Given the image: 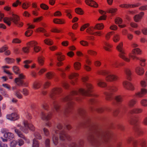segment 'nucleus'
Segmentation results:
<instances>
[{
    "mask_svg": "<svg viewBox=\"0 0 147 147\" xmlns=\"http://www.w3.org/2000/svg\"><path fill=\"white\" fill-rule=\"evenodd\" d=\"M6 62L8 64H11L14 61V60L12 59L7 58L5 59Z\"/></svg>",
    "mask_w": 147,
    "mask_h": 147,
    "instance_id": "nucleus-44",
    "label": "nucleus"
},
{
    "mask_svg": "<svg viewBox=\"0 0 147 147\" xmlns=\"http://www.w3.org/2000/svg\"><path fill=\"white\" fill-rule=\"evenodd\" d=\"M79 75L76 73H72L69 76V78L71 79H73L71 81V83L72 84H74V81H76L77 79V77Z\"/></svg>",
    "mask_w": 147,
    "mask_h": 147,
    "instance_id": "nucleus-20",
    "label": "nucleus"
},
{
    "mask_svg": "<svg viewBox=\"0 0 147 147\" xmlns=\"http://www.w3.org/2000/svg\"><path fill=\"white\" fill-rule=\"evenodd\" d=\"M138 120V117H134L131 119L129 121V122L131 124L135 125L134 127L135 130L138 134L140 135L141 133V134L142 132V131L139 127L136 125V123Z\"/></svg>",
    "mask_w": 147,
    "mask_h": 147,
    "instance_id": "nucleus-6",
    "label": "nucleus"
},
{
    "mask_svg": "<svg viewBox=\"0 0 147 147\" xmlns=\"http://www.w3.org/2000/svg\"><path fill=\"white\" fill-rule=\"evenodd\" d=\"M43 131L44 134L46 136H48L49 134V130L47 129L44 128L43 129Z\"/></svg>",
    "mask_w": 147,
    "mask_h": 147,
    "instance_id": "nucleus-51",
    "label": "nucleus"
},
{
    "mask_svg": "<svg viewBox=\"0 0 147 147\" xmlns=\"http://www.w3.org/2000/svg\"><path fill=\"white\" fill-rule=\"evenodd\" d=\"M120 39V35L117 33H114L113 35V40L115 42H118Z\"/></svg>",
    "mask_w": 147,
    "mask_h": 147,
    "instance_id": "nucleus-25",
    "label": "nucleus"
},
{
    "mask_svg": "<svg viewBox=\"0 0 147 147\" xmlns=\"http://www.w3.org/2000/svg\"><path fill=\"white\" fill-rule=\"evenodd\" d=\"M147 93V90L145 88H142L141 91L136 93V96L139 97H142Z\"/></svg>",
    "mask_w": 147,
    "mask_h": 147,
    "instance_id": "nucleus-19",
    "label": "nucleus"
},
{
    "mask_svg": "<svg viewBox=\"0 0 147 147\" xmlns=\"http://www.w3.org/2000/svg\"><path fill=\"white\" fill-rule=\"evenodd\" d=\"M89 26V24H86L82 26L80 28L81 31H83L85 28L88 27Z\"/></svg>",
    "mask_w": 147,
    "mask_h": 147,
    "instance_id": "nucleus-60",
    "label": "nucleus"
},
{
    "mask_svg": "<svg viewBox=\"0 0 147 147\" xmlns=\"http://www.w3.org/2000/svg\"><path fill=\"white\" fill-rule=\"evenodd\" d=\"M6 118L7 119L11 121H15L19 118L18 115L16 113H13L6 115Z\"/></svg>",
    "mask_w": 147,
    "mask_h": 147,
    "instance_id": "nucleus-13",
    "label": "nucleus"
},
{
    "mask_svg": "<svg viewBox=\"0 0 147 147\" xmlns=\"http://www.w3.org/2000/svg\"><path fill=\"white\" fill-rule=\"evenodd\" d=\"M5 23L9 26L11 24V21L13 22L17 26L19 27H22L23 23L20 21L19 17L17 15L13 14L12 16L10 18H5L3 19Z\"/></svg>",
    "mask_w": 147,
    "mask_h": 147,
    "instance_id": "nucleus-4",
    "label": "nucleus"
},
{
    "mask_svg": "<svg viewBox=\"0 0 147 147\" xmlns=\"http://www.w3.org/2000/svg\"><path fill=\"white\" fill-rule=\"evenodd\" d=\"M142 109L141 108H134L130 110L131 113H139L142 112Z\"/></svg>",
    "mask_w": 147,
    "mask_h": 147,
    "instance_id": "nucleus-26",
    "label": "nucleus"
},
{
    "mask_svg": "<svg viewBox=\"0 0 147 147\" xmlns=\"http://www.w3.org/2000/svg\"><path fill=\"white\" fill-rule=\"evenodd\" d=\"M97 84L99 86L103 87L106 86V83L101 80H99L97 82Z\"/></svg>",
    "mask_w": 147,
    "mask_h": 147,
    "instance_id": "nucleus-35",
    "label": "nucleus"
},
{
    "mask_svg": "<svg viewBox=\"0 0 147 147\" xmlns=\"http://www.w3.org/2000/svg\"><path fill=\"white\" fill-rule=\"evenodd\" d=\"M110 133L108 132L99 131L94 136H90L88 140L90 142L96 143L102 140L106 141V140L110 137Z\"/></svg>",
    "mask_w": 147,
    "mask_h": 147,
    "instance_id": "nucleus-3",
    "label": "nucleus"
},
{
    "mask_svg": "<svg viewBox=\"0 0 147 147\" xmlns=\"http://www.w3.org/2000/svg\"><path fill=\"white\" fill-rule=\"evenodd\" d=\"M141 52V50L139 49L138 48L132 50V53H129L128 55L129 57H131L133 59H138V58L135 55L137 54H140Z\"/></svg>",
    "mask_w": 147,
    "mask_h": 147,
    "instance_id": "nucleus-10",
    "label": "nucleus"
},
{
    "mask_svg": "<svg viewBox=\"0 0 147 147\" xmlns=\"http://www.w3.org/2000/svg\"><path fill=\"white\" fill-rule=\"evenodd\" d=\"M46 76L48 79H51L53 76V74L52 72H49L46 74Z\"/></svg>",
    "mask_w": 147,
    "mask_h": 147,
    "instance_id": "nucleus-50",
    "label": "nucleus"
},
{
    "mask_svg": "<svg viewBox=\"0 0 147 147\" xmlns=\"http://www.w3.org/2000/svg\"><path fill=\"white\" fill-rule=\"evenodd\" d=\"M139 9L141 11H145L147 10V5H142L139 8Z\"/></svg>",
    "mask_w": 147,
    "mask_h": 147,
    "instance_id": "nucleus-57",
    "label": "nucleus"
},
{
    "mask_svg": "<svg viewBox=\"0 0 147 147\" xmlns=\"http://www.w3.org/2000/svg\"><path fill=\"white\" fill-rule=\"evenodd\" d=\"M69 136L64 131L60 132L59 138L61 140H64L66 138L68 139L69 138Z\"/></svg>",
    "mask_w": 147,
    "mask_h": 147,
    "instance_id": "nucleus-17",
    "label": "nucleus"
},
{
    "mask_svg": "<svg viewBox=\"0 0 147 147\" xmlns=\"http://www.w3.org/2000/svg\"><path fill=\"white\" fill-rule=\"evenodd\" d=\"M18 74L19 78L15 79V82L18 86H20L23 84V81L22 80L24 78L25 76L22 74H20V73Z\"/></svg>",
    "mask_w": 147,
    "mask_h": 147,
    "instance_id": "nucleus-11",
    "label": "nucleus"
},
{
    "mask_svg": "<svg viewBox=\"0 0 147 147\" xmlns=\"http://www.w3.org/2000/svg\"><path fill=\"white\" fill-rule=\"evenodd\" d=\"M117 11V8H110L108 9L107 12L111 13L112 15H114Z\"/></svg>",
    "mask_w": 147,
    "mask_h": 147,
    "instance_id": "nucleus-36",
    "label": "nucleus"
},
{
    "mask_svg": "<svg viewBox=\"0 0 147 147\" xmlns=\"http://www.w3.org/2000/svg\"><path fill=\"white\" fill-rule=\"evenodd\" d=\"M136 73L138 75L142 76L144 73V70L143 68L141 67H138L136 69Z\"/></svg>",
    "mask_w": 147,
    "mask_h": 147,
    "instance_id": "nucleus-23",
    "label": "nucleus"
},
{
    "mask_svg": "<svg viewBox=\"0 0 147 147\" xmlns=\"http://www.w3.org/2000/svg\"><path fill=\"white\" fill-rule=\"evenodd\" d=\"M133 145L134 147H136L138 145H140L142 147H146L145 140L144 139L138 141H133Z\"/></svg>",
    "mask_w": 147,
    "mask_h": 147,
    "instance_id": "nucleus-14",
    "label": "nucleus"
},
{
    "mask_svg": "<svg viewBox=\"0 0 147 147\" xmlns=\"http://www.w3.org/2000/svg\"><path fill=\"white\" fill-rule=\"evenodd\" d=\"M136 102V100L132 99L129 101L128 105L130 107H132Z\"/></svg>",
    "mask_w": 147,
    "mask_h": 147,
    "instance_id": "nucleus-33",
    "label": "nucleus"
},
{
    "mask_svg": "<svg viewBox=\"0 0 147 147\" xmlns=\"http://www.w3.org/2000/svg\"><path fill=\"white\" fill-rule=\"evenodd\" d=\"M4 137L5 138L11 140L14 138V136L13 134L11 132H7L4 133Z\"/></svg>",
    "mask_w": 147,
    "mask_h": 147,
    "instance_id": "nucleus-24",
    "label": "nucleus"
},
{
    "mask_svg": "<svg viewBox=\"0 0 147 147\" xmlns=\"http://www.w3.org/2000/svg\"><path fill=\"white\" fill-rule=\"evenodd\" d=\"M40 87V83L37 82H34L32 85V88L35 90L38 89Z\"/></svg>",
    "mask_w": 147,
    "mask_h": 147,
    "instance_id": "nucleus-31",
    "label": "nucleus"
},
{
    "mask_svg": "<svg viewBox=\"0 0 147 147\" xmlns=\"http://www.w3.org/2000/svg\"><path fill=\"white\" fill-rule=\"evenodd\" d=\"M34 136L35 137L38 139H41V136H40V134L38 132H36L34 134Z\"/></svg>",
    "mask_w": 147,
    "mask_h": 147,
    "instance_id": "nucleus-63",
    "label": "nucleus"
},
{
    "mask_svg": "<svg viewBox=\"0 0 147 147\" xmlns=\"http://www.w3.org/2000/svg\"><path fill=\"white\" fill-rule=\"evenodd\" d=\"M38 61L40 65H43L44 62V58L42 56L38 57Z\"/></svg>",
    "mask_w": 147,
    "mask_h": 147,
    "instance_id": "nucleus-32",
    "label": "nucleus"
},
{
    "mask_svg": "<svg viewBox=\"0 0 147 147\" xmlns=\"http://www.w3.org/2000/svg\"><path fill=\"white\" fill-rule=\"evenodd\" d=\"M85 2L86 4L91 7H97L98 6V4L92 0H86Z\"/></svg>",
    "mask_w": 147,
    "mask_h": 147,
    "instance_id": "nucleus-18",
    "label": "nucleus"
},
{
    "mask_svg": "<svg viewBox=\"0 0 147 147\" xmlns=\"http://www.w3.org/2000/svg\"><path fill=\"white\" fill-rule=\"evenodd\" d=\"M105 45L103 46L104 48L107 51H109V48H108L111 47L110 45L106 42H105Z\"/></svg>",
    "mask_w": 147,
    "mask_h": 147,
    "instance_id": "nucleus-48",
    "label": "nucleus"
},
{
    "mask_svg": "<svg viewBox=\"0 0 147 147\" xmlns=\"http://www.w3.org/2000/svg\"><path fill=\"white\" fill-rule=\"evenodd\" d=\"M28 43L27 44L28 47H24L22 48L23 51L25 53H28L29 51V49L30 47V45H28Z\"/></svg>",
    "mask_w": 147,
    "mask_h": 147,
    "instance_id": "nucleus-45",
    "label": "nucleus"
},
{
    "mask_svg": "<svg viewBox=\"0 0 147 147\" xmlns=\"http://www.w3.org/2000/svg\"><path fill=\"white\" fill-rule=\"evenodd\" d=\"M95 29V27H90L86 29V32L90 34L93 35L94 34V31Z\"/></svg>",
    "mask_w": 147,
    "mask_h": 147,
    "instance_id": "nucleus-30",
    "label": "nucleus"
},
{
    "mask_svg": "<svg viewBox=\"0 0 147 147\" xmlns=\"http://www.w3.org/2000/svg\"><path fill=\"white\" fill-rule=\"evenodd\" d=\"M115 99L118 102H121L122 100V98L119 95L116 96L115 97Z\"/></svg>",
    "mask_w": 147,
    "mask_h": 147,
    "instance_id": "nucleus-47",
    "label": "nucleus"
},
{
    "mask_svg": "<svg viewBox=\"0 0 147 147\" xmlns=\"http://www.w3.org/2000/svg\"><path fill=\"white\" fill-rule=\"evenodd\" d=\"M88 53L92 55H95L97 54V53L94 51L92 50H88Z\"/></svg>",
    "mask_w": 147,
    "mask_h": 147,
    "instance_id": "nucleus-56",
    "label": "nucleus"
},
{
    "mask_svg": "<svg viewBox=\"0 0 147 147\" xmlns=\"http://www.w3.org/2000/svg\"><path fill=\"white\" fill-rule=\"evenodd\" d=\"M22 7L24 9H27L29 7V4L28 3H23Z\"/></svg>",
    "mask_w": 147,
    "mask_h": 147,
    "instance_id": "nucleus-62",
    "label": "nucleus"
},
{
    "mask_svg": "<svg viewBox=\"0 0 147 147\" xmlns=\"http://www.w3.org/2000/svg\"><path fill=\"white\" fill-rule=\"evenodd\" d=\"M80 44L84 46H88V43L86 41L82 40L80 42Z\"/></svg>",
    "mask_w": 147,
    "mask_h": 147,
    "instance_id": "nucleus-61",
    "label": "nucleus"
},
{
    "mask_svg": "<svg viewBox=\"0 0 147 147\" xmlns=\"http://www.w3.org/2000/svg\"><path fill=\"white\" fill-rule=\"evenodd\" d=\"M147 82L144 80H141L140 82V85L143 87H145L147 86Z\"/></svg>",
    "mask_w": 147,
    "mask_h": 147,
    "instance_id": "nucleus-55",
    "label": "nucleus"
},
{
    "mask_svg": "<svg viewBox=\"0 0 147 147\" xmlns=\"http://www.w3.org/2000/svg\"><path fill=\"white\" fill-rule=\"evenodd\" d=\"M115 22L116 24H119L122 23V21L121 18H118L115 19Z\"/></svg>",
    "mask_w": 147,
    "mask_h": 147,
    "instance_id": "nucleus-54",
    "label": "nucleus"
},
{
    "mask_svg": "<svg viewBox=\"0 0 147 147\" xmlns=\"http://www.w3.org/2000/svg\"><path fill=\"white\" fill-rule=\"evenodd\" d=\"M140 103L141 105L143 106H147V99H144L142 100L140 102Z\"/></svg>",
    "mask_w": 147,
    "mask_h": 147,
    "instance_id": "nucleus-43",
    "label": "nucleus"
},
{
    "mask_svg": "<svg viewBox=\"0 0 147 147\" xmlns=\"http://www.w3.org/2000/svg\"><path fill=\"white\" fill-rule=\"evenodd\" d=\"M53 105L56 112H58L59 110V106L58 102L56 101H54L53 102Z\"/></svg>",
    "mask_w": 147,
    "mask_h": 147,
    "instance_id": "nucleus-29",
    "label": "nucleus"
},
{
    "mask_svg": "<svg viewBox=\"0 0 147 147\" xmlns=\"http://www.w3.org/2000/svg\"><path fill=\"white\" fill-rule=\"evenodd\" d=\"M57 56V58L58 60L59 61H61L64 60V56L61 54V53H58L56 54Z\"/></svg>",
    "mask_w": 147,
    "mask_h": 147,
    "instance_id": "nucleus-28",
    "label": "nucleus"
},
{
    "mask_svg": "<svg viewBox=\"0 0 147 147\" xmlns=\"http://www.w3.org/2000/svg\"><path fill=\"white\" fill-rule=\"evenodd\" d=\"M109 92L106 94V99L107 100H109L111 98V92L116 91L117 89L116 87H110L109 89Z\"/></svg>",
    "mask_w": 147,
    "mask_h": 147,
    "instance_id": "nucleus-15",
    "label": "nucleus"
},
{
    "mask_svg": "<svg viewBox=\"0 0 147 147\" xmlns=\"http://www.w3.org/2000/svg\"><path fill=\"white\" fill-rule=\"evenodd\" d=\"M45 147H50V140L49 139H47L45 142Z\"/></svg>",
    "mask_w": 147,
    "mask_h": 147,
    "instance_id": "nucleus-64",
    "label": "nucleus"
},
{
    "mask_svg": "<svg viewBox=\"0 0 147 147\" xmlns=\"http://www.w3.org/2000/svg\"><path fill=\"white\" fill-rule=\"evenodd\" d=\"M123 87L126 89L133 90L134 89V88L133 85L129 82L125 81L123 83Z\"/></svg>",
    "mask_w": 147,
    "mask_h": 147,
    "instance_id": "nucleus-12",
    "label": "nucleus"
},
{
    "mask_svg": "<svg viewBox=\"0 0 147 147\" xmlns=\"http://www.w3.org/2000/svg\"><path fill=\"white\" fill-rule=\"evenodd\" d=\"M31 61L29 60H26L24 62V63L25 64L24 66L25 68H28L29 66L28 65V64L31 63Z\"/></svg>",
    "mask_w": 147,
    "mask_h": 147,
    "instance_id": "nucleus-46",
    "label": "nucleus"
},
{
    "mask_svg": "<svg viewBox=\"0 0 147 147\" xmlns=\"http://www.w3.org/2000/svg\"><path fill=\"white\" fill-rule=\"evenodd\" d=\"M18 143L19 146H21L23 145L24 143V141L21 139H19L17 141Z\"/></svg>",
    "mask_w": 147,
    "mask_h": 147,
    "instance_id": "nucleus-59",
    "label": "nucleus"
},
{
    "mask_svg": "<svg viewBox=\"0 0 147 147\" xmlns=\"http://www.w3.org/2000/svg\"><path fill=\"white\" fill-rule=\"evenodd\" d=\"M51 113H50L49 114H45L43 112H42L41 115V118L44 120H48L51 117Z\"/></svg>",
    "mask_w": 147,
    "mask_h": 147,
    "instance_id": "nucleus-22",
    "label": "nucleus"
},
{
    "mask_svg": "<svg viewBox=\"0 0 147 147\" xmlns=\"http://www.w3.org/2000/svg\"><path fill=\"white\" fill-rule=\"evenodd\" d=\"M24 127H23L21 126L20 124H18L17 125V128H15V131L19 137L23 138L28 143H29L30 141L24 136L23 133L20 131L19 129L24 133L27 134L28 133V129L34 131V127L32 124L29 123L27 121H24Z\"/></svg>",
    "mask_w": 147,
    "mask_h": 147,
    "instance_id": "nucleus-2",
    "label": "nucleus"
},
{
    "mask_svg": "<svg viewBox=\"0 0 147 147\" xmlns=\"http://www.w3.org/2000/svg\"><path fill=\"white\" fill-rule=\"evenodd\" d=\"M134 19L135 22H138L141 19V18L140 15L137 14L134 16Z\"/></svg>",
    "mask_w": 147,
    "mask_h": 147,
    "instance_id": "nucleus-53",
    "label": "nucleus"
},
{
    "mask_svg": "<svg viewBox=\"0 0 147 147\" xmlns=\"http://www.w3.org/2000/svg\"><path fill=\"white\" fill-rule=\"evenodd\" d=\"M39 143L38 141L34 139L33 142L32 147H39Z\"/></svg>",
    "mask_w": 147,
    "mask_h": 147,
    "instance_id": "nucleus-38",
    "label": "nucleus"
},
{
    "mask_svg": "<svg viewBox=\"0 0 147 147\" xmlns=\"http://www.w3.org/2000/svg\"><path fill=\"white\" fill-rule=\"evenodd\" d=\"M44 42L46 44L51 45L53 44V41L50 39H47L44 40Z\"/></svg>",
    "mask_w": 147,
    "mask_h": 147,
    "instance_id": "nucleus-37",
    "label": "nucleus"
},
{
    "mask_svg": "<svg viewBox=\"0 0 147 147\" xmlns=\"http://www.w3.org/2000/svg\"><path fill=\"white\" fill-rule=\"evenodd\" d=\"M12 70L16 74H19L20 69L19 68L16 66H14L12 67Z\"/></svg>",
    "mask_w": 147,
    "mask_h": 147,
    "instance_id": "nucleus-40",
    "label": "nucleus"
},
{
    "mask_svg": "<svg viewBox=\"0 0 147 147\" xmlns=\"http://www.w3.org/2000/svg\"><path fill=\"white\" fill-rule=\"evenodd\" d=\"M81 64L80 63L78 62H75L74 64V67L76 70L80 69L81 67Z\"/></svg>",
    "mask_w": 147,
    "mask_h": 147,
    "instance_id": "nucleus-34",
    "label": "nucleus"
},
{
    "mask_svg": "<svg viewBox=\"0 0 147 147\" xmlns=\"http://www.w3.org/2000/svg\"><path fill=\"white\" fill-rule=\"evenodd\" d=\"M94 27L95 29L100 30L102 29L104 26L102 24H97Z\"/></svg>",
    "mask_w": 147,
    "mask_h": 147,
    "instance_id": "nucleus-39",
    "label": "nucleus"
},
{
    "mask_svg": "<svg viewBox=\"0 0 147 147\" xmlns=\"http://www.w3.org/2000/svg\"><path fill=\"white\" fill-rule=\"evenodd\" d=\"M32 30H28L26 32L25 34L26 36H31L32 34Z\"/></svg>",
    "mask_w": 147,
    "mask_h": 147,
    "instance_id": "nucleus-49",
    "label": "nucleus"
},
{
    "mask_svg": "<svg viewBox=\"0 0 147 147\" xmlns=\"http://www.w3.org/2000/svg\"><path fill=\"white\" fill-rule=\"evenodd\" d=\"M53 22L57 24H63L64 23L63 21L60 19H54Z\"/></svg>",
    "mask_w": 147,
    "mask_h": 147,
    "instance_id": "nucleus-41",
    "label": "nucleus"
},
{
    "mask_svg": "<svg viewBox=\"0 0 147 147\" xmlns=\"http://www.w3.org/2000/svg\"><path fill=\"white\" fill-rule=\"evenodd\" d=\"M19 90H17L15 92V95L18 98L20 99L22 98V95L20 93Z\"/></svg>",
    "mask_w": 147,
    "mask_h": 147,
    "instance_id": "nucleus-42",
    "label": "nucleus"
},
{
    "mask_svg": "<svg viewBox=\"0 0 147 147\" xmlns=\"http://www.w3.org/2000/svg\"><path fill=\"white\" fill-rule=\"evenodd\" d=\"M38 43L35 41H32L28 42V45H29L31 48H32L33 50L36 53H38L40 50L41 48L37 46Z\"/></svg>",
    "mask_w": 147,
    "mask_h": 147,
    "instance_id": "nucleus-9",
    "label": "nucleus"
},
{
    "mask_svg": "<svg viewBox=\"0 0 147 147\" xmlns=\"http://www.w3.org/2000/svg\"><path fill=\"white\" fill-rule=\"evenodd\" d=\"M83 143L82 140H80L77 142H72L69 145V147H81Z\"/></svg>",
    "mask_w": 147,
    "mask_h": 147,
    "instance_id": "nucleus-16",
    "label": "nucleus"
},
{
    "mask_svg": "<svg viewBox=\"0 0 147 147\" xmlns=\"http://www.w3.org/2000/svg\"><path fill=\"white\" fill-rule=\"evenodd\" d=\"M18 144L17 141L13 140L10 143L11 147H16V145Z\"/></svg>",
    "mask_w": 147,
    "mask_h": 147,
    "instance_id": "nucleus-52",
    "label": "nucleus"
},
{
    "mask_svg": "<svg viewBox=\"0 0 147 147\" xmlns=\"http://www.w3.org/2000/svg\"><path fill=\"white\" fill-rule=\"evenodd\" d=\"M88 78L87 77H84L82 78V81L84 82V85L85 87V89L80 88L78 91H73L71 94V95L67 96L62 99V101L66 102L67 107H69L71 104V100L72 96L75 95H79L81 94L83 96H89L91 95L90 93L92 92L93 86L90 83L86 82L87 81Z\"/></svg>",
    "mask_w": 147,
    "mask_h": 147,
    "instance_id": "nucleus-1",
    "label": "nucleus"
},
{
    "mask_svg": "<svg viewBox=\"0 0 147 147\" xmlns=\"http://www.w3.org/2000/svg\"><path fill=\"white\" fill-rule=\"evenodd\" d=\"M52 140L54 144L56 145L58 143V138L56 134H52Z\"/></svg>",
    "mask_w": 147,
    "mask_h": 147,
    "instance_id": "nucleus-27",
    "label": "nucleus"
},
{
    "mask_svg": "<svg viewBox=\"0 0 147 147\" xmlns=\"http://www.w3.org/2000/svg\"><path fill=\"white\" fill-rule=\"evenodd\" d=\"M124 71L128 80H131V70L128 68H125L124 70Z\"/></svg>",
    "mask_w": 147,
    "mask_h": 147,
    "instance_id": "nucleus-21",
    "label": "nucleus"
},
{
    "mask_svg": "<svg viewBox=\"0 0 147 147\" xmlns=\"http://www.w3.org/2000/svg\"><path fill=\"white\" fill-rule=\"evenodd\" d=\"M75 12L77 13L80 14H83L82 10L80 8H77L75 9Z\"/></svg>",
    "mask_w": 147,
    "mask_h": 147,
    "instance_id": "nucleus-58",
    "label": "nucleus"
},
{
    "mask_svg": "<svg viewBox=\"0 0 147 147\" xmlns=\"http://www.w3.org/2000/svg\"><path fill=\"white\" fill-rule=\"evenodd\" d=\"M98 74H100L106 75L108 74V72L106 71H102L98 72ZM118 77L114 75L109 74L106 78V80L109 82L116 81L118 79Z\"/></svg>",
    "mask_w": 147,
    "mask_h": 147,
    "instance_id": "nucleus-7",
    "label": "nucleus"
},
{
    "mask_svg": "<svg viewBox=\"0 0 147 147\" xmlns=\"http://www.w3.org/2000/svg\"><path fill=\"white\" fill-rule=\"evenodd\" d=\"M61 91V89L60 88H57L52 90L50 94V98L54 100L58 96Z\"/></svg>",
    "mask_w": 147,
    "mask_h": 147,
    "instance_id": "nucleus-8",
    "label": "nucleus"
},
{
    "mask_svg": "<svg viewBox=\"0 0 147 147\" xmlns=\"http://www.w3.org/2000/svg\"><path fill=\"white\" fill-rule=\"evenodd\" d=\"M123 46V42H121L117 47V49L120 53L119 54V56L125 61L129 62L130 61V59L127 57L126 53L124 51Z\"/></svg>",
    "mask_w": 147,
    "mask_h": 147,
    "instance_id": "nucleus-5",
    "label": "nucleus"
}]
</instances>
